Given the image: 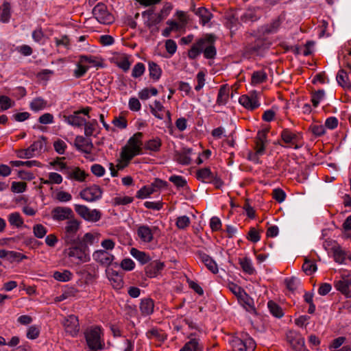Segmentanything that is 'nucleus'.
I'll return each instance as SVG.
<instances>
[{
	"mask_svg": "<svg viewBox=\"0 0 351 351\" xmlns=\"http://www.w3.org/2000/svg\"><path fill=\"white\" fill-rule=\"evenodd\" d=\"M64 250L65 255L77 265L88 262L90 260L89 247L79 241L75 244L67 245Z\"/></svg>",
	"mask_w": 351,
	"mask_h": 351,
	"instance_id": "f257e3e1",
	"label": "nucleus"
},
{
	"mask_svg": "<svg viewBox=\"0 0 351 351\" xmlns=\"http://www.w3.org/2000/svg\"><path fill=\"white\" fill-rule=\"evenodd\" d=\"M142 138V132H138L129 138L121 153V157L123 161L128 163L134 156L140 154L143 145Z\"/></svg>",
	"mask_w": 351,
	"mask_h": 351,
	"instance_id": "f03ea898",
	"label": "nucleus"
},
{
	"mask_svg": "<svg viewBox=\"0 0 351 351\" xmlns=\"http://www.w3.org/2000/svg\"><path fill=\"white\" fill-rule=\"evenodd\" d=\"M101 335V328L99 326L90 327L85 331L84 336L90 351H99L104 348Z\"/></svg>",
	"mask_w": 351,
	"mask_h": 351,
	"instance_id": "7ed1b4c3",
	"label": "nucleus"
},
{
	"mask_svg": "<svg viewBox=\"0 0 351 351\" xmlns=\"http://www.w3.org/2000/svg\"><path fill=\"white\" fill-rule=\"evenodd\" d=\"M80 227V222L75 219H70L66 223L62 236V239L66 245L75 244L81 241V239L77 234Z\"/></svg>",
	"mask_w": 351,
	"mask_h": 351,
	"instance_id": "20e7f679",
	"label": "nucleus"
},
{
	"mask_svg": "<svg viewBox=\"0 0 351 351\" xmlns=\"http://www.w3.org/2000/svg\"><path fill=\"white\" fill-rule=\"evenodd\" d=\"M351 55V51L348 49L346 55H343L342 59H341V64L346 67V69H341L339 71L337 75V81L338 84L345 88L347 91L351 90V86L349 81V73L351 70V66L350 63V56Z\"/></svg>",
	"mask_w": 351,
	"mask_h": 351,
	"instance_id": "39448f33",
	"label": "nucleus"
},
{
	"mask_svg": "<svg viewBox=\"0 0 351 351\" xmlns=\"http://www.w3.org/2000/svg\"><path fill=\"white\" fill-rule=\"evenodd\" d=\"M269 47V43L261 38L253 40L252 37L249 38L245 47V54L248 56H261Z\"/></svg>",
	"mask_w": 351,
	"mask_h": 351,
	"instance_id": "423d86ee",
	"label": "nucleus"
},
{
	"mask_svg": "<svg viewBox=\"0 0 351 351\" xmlns=\"http://www.w3.org/2000/svg\"><path fill=\"white\" fill-rule=\"evenodd\" d=\"M215 41V38L211 34H206L204 37L198 39L191 47L188 52L190 59H195L202 52Z\"/></svg>",
	"mask_w": 351,
	"mask_h": 351,
	"instance_id": "0eeeda50",
	"label": "nucleus"
},
{
	"mask_svg": "<svg viewBox=\"0 0 351 351\" xmlns=\"http://www.w3.org/2000/svg\"><path fill=\"white\" fill-rule=\"evenodd\" d=\"M282 141L286 144L285 147L300 149L303 145L302 135L300 132L284 129L280 134Z\"/></svg>",
	"mask_w": 351,
	"mask_h": 351,
	"instance_id": "6e6552de",
	"label": "nucleus"
},
{
	"mask_svg": "<svg viewBox=\"0 0 351 351\" xmlns=\"http://www.w3.org/2000/svg\"><path fill=\"white\" fill-rule=\"evenodd\" d=\"M75 211L85 221L97 222L101 218V213L98 209H90L85 205L75 204Z\"/></svg>",
	"mask_w": 351,
	"mask_h": 351,
	"instance_id": "1a4fd4ad",
	"label": "nucleus"
},
{
	"mask_svg": "<svg viewBox=\"0 0 351 351\" xmlns=\"http://www.w3.org/2000/svg\"><path fill=\"white\" fill-rule=\"evenodd\" d=\"M335 289L346 298H350L351 286V274L350 271H343L339 278L334 282Z\"/></svg>",
	"mask_w": 351,
	"mask_h": 351,
	"instance_id": "9d476101",
	"label": "nucleus"
},
{
	"mask_svg": "<svg viewBox=\"0 0 351 351\" xmlns=\"http://www.w3.org/2000/svg\"><path fill=\"white\" fill-rule=\"evenodd\" d=\"M93 14L97 21L102 24H110L114 21L113 16L108 12L106 5L101 3L94 7Z\"/></svg>",
	"mask_w": 351,
	"mask_h": 351,
	"instance_id": "9b49d317",
	"label": "nucleus"
},
{
	"mask_svg": "<svg viewBox=\"0 0 351 351\" xmlns=\"http://www.w3.org/2000/svg\"><path fill=\"white\" fill-rule=\"evenodd\" d=\"M231 346L233 351H254L256 343L252 337H247L244 339L234 338L231 341Z\"/></svg>",
	"mask_w": 351,
	"mask_h": 351,
	"instance_id": "f8f14e48",
	"label": "nucleus"
},
{
	"mask_svg": "<svg viewBox=\"0 0 351 351\" xmlns=\"http://www.w3.org/2000/svg\"><path fill=\"white\" fill-rule=\"evenodd\" d=\"M103 191L98 185H91L80 191V195L84 200L89 202L97 201L101 198Z\"/></svg>",
	"mask_w": 351,
	"mask_h": 351,
	"instance_id": "ddd939ff",
	"label": "nucleus"
},
{
	"mask_svg": "<svg viewBox=\"0 0 351 351\" xmlns=\"http://www.w3.org/2000/svg\"><path fill=\"white\" fill-rule=\"evenodd\" d=\"M64 331L71 337H75L80 331L79 320L77 316L70 315L64 317L62 322Z\"/></svg>",
	"mask_w": 351,
	"mask_h": 351,
	"instance_id": "4468645a",
	"label": "nucleus"
},
{
	"mask_svg": "<svg viewBox=\"0 0 351 351\" xmlns=\"http://www.w3.org/2000/svg\"><path fill=\"white\" fill-rule=\"evenodd\" d=\"M239 101L241 105L250 110H253L260 106L259 99L256 92L241 95L239 97Z\"/></svg>",
	"mask_w": 351,
	"mask_h": 351,
	"instance_id": "2eb2a0df",
	"label": "nucleus"
},
{
	"mask_svg": "<svg viewBox=\"0 0 351 351\" xmlns=\"http://www.w3.org/2000/svg\"><path fill=\"white\" fill-rule=\"evenodd\" d=\"M93 258L101 265L108 267L114 261V256L106 250H97L93 253Z\"/></svg>",
	"mask_w": 351,
	"mask_h": 351,
	"instance_id": "dca6fc26",
	"label": "nucleus"
},
{
	"mask_svg": "<svg viewBox=\"0 0 351 351\" xmlns=\"http://www.w3.org/2000/svg\"><path fill=\"white\" fill-rule=\"evenodd\" d=\"M287 339L295 351L304 350V339L300 333L294 330H290L287 333Z\"/></svg>",
	"mask_w": 351,
	"mask_h": 351,
	"instance_id": "f3484780",
	"label": "nucleus"
},
{
	"mask_svg": "<svg viewBox=\"0 0 351 351\" xmlns=\"http://www.w3.org/2000/svg\"><path fill=\"white\" fill-rule=\"evenodd\" d=\"M74 145L77 150L85 154H90L93 149L92 141L88 137L80 135L75 137Z\"/></svg>",
	"mask_w": 351,
	"mask_h": 351,
	"instance_id": "a211bd4d",
	"label": "nucleus"
},
{
	"mask_svg": "<svg viewBox=\"0 0 351 351\" xmlns=\"http://www.w3.org/2000/svg\"><path fill=\"white\" fill-rule=\"evenodd\" d=\"M73 211L69 207L57 206L51 210V216L55 221H64L72 219Z\"/></svg>",
	"mask_w": 351,
	"mask_h": 351,
	"instance_id": "6ab92c4d",
	"label": "nucleus"
},
{
	"mask_svg": "<svg viewBox=\"0 0 351 351\" xmlns=\"http://www.w3.org/2000/svg\"><path fill=\"white\" fill-rule=\"evenodd\" d=\"M64 175L68 179L84 182L86 178V172L77 167H69Z\"/></svg>",
	"mask_w": 351,
	"mask_h": 351,
	"instance_id": "aec40b11",
	"label": "nucleus"
},
{
	"mask_svg": "<svg viewBox=\"0 0 351 351\" xmlns=\"http://www.w3.org/2000/svg\"><path fill=\"white\" fill-rule=\"evenodd\" d=\"M164 267V263L155 261L146 266L145 271L147 277L155 278L161 273Z\"/></svg>",
	"mask_w": 351,
	"mask_h": 351,
	"instance_id": "412c9836",
	"label": "nucleus"
},
{
	"mask_svg": "<svg viewBox=\"0 0 351 351\" xmlns=\"http://www.w3.org/2000/svg\"><path fill=\"white\" fill-rule=\"evenodd\" d=\"M137 235L143 243H150L154 239L153 229L147 225H141L137 228Z\"/></svg>",
	"mask_w": 351,
	"mask_h": 351,
	"instance_id": "4be33fe9",
	"label": "nucleus"
},
{
	"mask_svg": "<svg viewBox=\"0 0 351 351\" xmlns=\"http://www.w3.org/2000/svg\"><path fill=\"white\" fill-rule=\"evenodd\" d=\"M197 256L211 272L213 274L218 272L217 263L209 255L203 252H197Z\"/></svg>",
	"mask_w": 351,
	"mask_h": 351,
	"instance_id": "5701e85b",
	"label": "nucleus"
},
{
	"mask_svg": "<svg viewBox=\"0 0 351 351\" xmlns=\"http://www.w3.org/2000/svg\"><path fill=\"white\" fill-rule=\"evenodd\" d=\"M63 119L65 122H66L69 125H71L73 127L80 128L83 126L85 123L86 119L80 116V114L75 111L71 115H64Z\"/></svg>",
	"mask_w": 351,
	"mask_h": 351,
	"instance_id": "b1692460",
	"label": "nucleus"
},
{
	"mask_svg": "<svg viewBox=\"0 0 351 351\" xmlns=\"http://www.w3.org/2000/svg\"><path fill=\"white\" fill-rule=\"evenodd\" d=\"M192 154V149L183 148L181 152H178L175 154V160L180 164L187 165L191 163V155Z\"/></svg>",
	"mask_w": 351,
	"mask_h": 351,
	"instance_id": "393cba45",
	"label": "nucleus"
},
{
	"mask_svg": "<svg viewBox=\"0 0 351 351\" xmlns=\"http://www.w3.org/2000/svg\"><path fill=\"white\" fill-rule=\"evenodd\" d=\"M194 12L199 16L200 23L204 26L207 25L213 18L212 13L204 7L198 8Z\"/></svg>",
	"mask_w": 351,
	"mask_h": 351,
	"instance_id": "a878e982",
	"label": "nucleus"
},
{
	"mask_svg": "<svg viewBox=\"0 0 351 351\" xmlns=\"http://www.w3.org/2000/svg\"><path fill=\"white\" fill-rule=\"evenodd\" d=\"M215 173L212 172L210 168L205 167L198 169L196 172V178L197 180L205 182L210 183L213 180V176Z\"/></svg>",
	"mask_w": 351,
	"mask_h": 351,
	"instance_id": "bb28decb",
	"label": "nucleus"
},
{
	"mask_svg": "<svg viewBox=\"0 0 351 351\" xmlns=\"http://www.w3.org/2000/svg\"><path fill=\"white\" fill-rule=\"evenodd\" d=\"M130 252V254L141 265L147 264L152 260V258L149 254L143 251H140L136 248H131Z\"/></svg>",
	"mask_w": 351,
	"mask_h": 351,
	"instance_id": "cd10ccee",
	"label": "nucleus"
},
{
	"mask_svg": "<svg viewBox=\"0 0 351 351\" xmlns=\"http://www.w3.org/2000/svg\"><path fill=\"white\" fill-rule=\"evenodd\" d=\"M154 308V300L150 298L141 300L140 310L143 315L147 316L153 313Z\"/></svg>",
	"mask_w": 351,
	"mask_h": 351,
	"instance_id": "c85d7f7f",
	"label": "nucleus"
},
{
	"mask_svg": "<svg viewBox=\"0 0 351 351\" xmlns=\"http://www.w3.org/2000/svg\"><path fill=\"white\" fill-rule=\"evenodd\" d=\"M203 346L199 343V339L197 338H191L180 351H202Z\"/></svg>",
	"mask_w": 351,
	"mask_h": 351,
	"instance_id": "c756f323",
	"label": "nucleus"
},
{
	"mask_svg": "<svg viewBox=\"0 0 351 351\" xmlns=\"http://www.w3.org/2000/svg\"><path fill=\"white\" fill-rule=\"evenodd\" d=\"M149 75L151 79L158 81L162 75V69L158 64L153 61L148 62Z\"/></svg>",
	"mask_w": 351,
	"mask_h": 351,
	"instance_id": "7c9ffc66",
	"label": "nucleus"
},
{
	"mask_svg": "<svg viewBox=\"0 0 351 351\" xmlns=\"http://www.w3.org/2000/svg\"><path fill=\"white\" fill-rule=\"evenodd\" d=\"M47 106V101L38 97L32 99L29 104V108L34 112H38L45 109Z\"/></svg>",
	"mask_w": 351,
	"mask_h": 351,
	"instance_id": "2f4dec72",
	"label": "nucleus"
},
{
	"mask_svg": "<svg viewBox=\"0 0 351 351\" xmlns=\"http://www.w3.org/2000/svg\"><path fill=\"white\" fill-rule=\"evenodd\" d=\"M229 99V88L223 85L220 87L217 98V104L219 106H224Z\"/></svg>",
	"mask_w": 351,
	"mask_h": 351,
	"instance_id": "473e14b6",
	"label": "nucleus"
},
{
	"mask_svg": "<svg viewBox=\"0 0 351 351\" xmlns=\"http://www.w3.org/2000/svg\"><path fill=\"white\" fill-rule=\"evenodd\" d=\"M239 263L241 265L243 272L250 275H252L255 272V269L253 267L252 260L250 258H239Z\"/></svg>",
	"mask_w": 351,
	"mask_h": 351,
	"instance_id": "72a5a7b5",
	"label": "nucleus"
},
{
	"mask_svg": "<svg viewBox=\"0 0 351 351\" xmlns=\"http://www.w3.org/2000/svg\"><path fill=\"white\" fill-rule=\"evenodd\" d=\"M152 114L159 119L164 118L163 112H165V108L159 101H154L152 105L149 106Z\"/></svg>",
	"mask_w": 351,
	"mask_h": 351,
	"instance_id": "f704fd0d",
	"label": "nucleus"
},
{
	"mask_svg": "<svg viewBox=\"0 0 351 351\" xmlns=\"http://www.w3.org/2000/svg\"><path fill=\"white\" fill-rule=\"evenodd\" d=\"M239 301L248 312L251 313H256L254 301L246 293L239 299Z\"/></svg>",
	"mask_w": 351,
	"mask_h": 351,
	"instance_id": "c9c22d12",
	"label": "nucleus"
},
{
	"mask_svg": "<svg viewBox=\"0 0 351 351\" xmlns=\"http://www.w3.org/2000/svg\"><path fill=\"white\" fill-rule=\"evenodd\" d=\"M146 336L150 339H156L159 341H164L167 339V335L162 330L153 328L146 332Z\"/></svg>",
	"mask_w": 351,
	"mask_h": 351,
	"instance_id": "e433bc0d",
	"label": "nucleus"
},
{
	"mask_svg": "<svg viewBox=\"0 0 351 351\" xmlns=\"http://www.w3.org/2000/svg\"><path fill=\"white\" fill-rule=\"evenodd\" d=\"M11 16V5L8 2H3L0 9V21L8 23Z\"/></svg>",
	"mask_w": 351,
	"mask_h": 351,
	"instance_id": "4c0bfd02",
	"label": "nucleus"
},
{
	"mask_svg": "<svg viewBox=\"0 0 351 351\" xmlns=\"http://www.w3.org/2000/svg\"><path fill=\"white\" fill-rule=\"evenodd\" d=\"M108 278H109V280L110 281V283L114 289L118 290L123 287V278L117 272L112 271V273L109 274Z\"/></svg>",
	"mask_w": 351,
	"mask_h": 351,
	"instance_id": "58836bf2",
	"label": "nucleus"
},
{
	"mask_svg": "<svg viewBox=\"0 0 351 351\" xmlns=\"http://www.w3.org/2000/svg\"><path fill=\"white\" fill-rule=\"evenodd\" d=\"M8 222L11 226L19 228L23 226L24 221L19 213H10L8 217Z\"/></svg>",
	"mask_w": 351,
	"mask_h": 351,
	"instance_id": "ea45409f",
	"label": "nucleus"
},
{
	"mask_svg": "<svg viewBox=\"0 0 351 351\" xmlns=\"http://www.w3.org/2000/svg\"><path fill=\"white\" fill-rule=\"evenodd\" d=\"M267 75L263 70L253 72L251 77V83L253 85H257L266 82Z\"/></svg>",
	"mask_w": 351,
	"mask_h": 351,
	"instance_id": "a19ab883",
	"label": "nucleus"
},
{
	"mask_svg": "<svg viewBox=\"0 0 351 351\" xmlns=\"http://www.w3.org/2000/svg\"><path fill=\"white\" fill-rule=\"evenodd\" d=\"M265 143H264V142H261V141H256V147H255L256 152L254 154H250L249 155L250 160H251L256 163L258 162V156H261V155L263 154V153L265 152Z\"/></svg>",
	"mask_w": 351,
	"mask_h": 351,
	"instance_id": "79ce46f5",
	"label": "nucleus"
},
{
	"mask_svg": "<svg viewBox=\"0 0 351 351\" xmlns=\"http://www.w3.org/2000/svg\"><path fill=\"white\" fill-rule=\"evenodd\" d=\"M317 269V265L313 261L305 258L304 263L302 265V270L306 275H311Z\"/></svg>",
	"mask_w": 351,
	"mask_h": 351,
	"instance_id": "37998d69",
	"label": "nucleus"
},
{
	"mask_svg": "<svg viewBox=\"0 0 351 351\" xmlns=\"http://www.w3.org/2000/svg\"><path fill=\"white\" fill-rule=\"evenodd\" d=\"M98 123L96 119L87 122L85 121L84 126V135L86 137H89L93 135L96 130Z\"/></svg>",
	"mask_w": 351,
	"mask_h": 351,
	"instance_id": "c03bdc74",
	"label": "nucleus"
},
{
	"mask_svg": "<svg viewBox=\"0 0 351 351\" xmlns=\"http://www.w3.org/2000/svg\"><path fill=\"white\" fill-rule=\"evenodd\" d=\"M268 308L270 313L276 317H282L284 315L282 308L273 301H269L267 303Z\"/></svg>",
	"mask_w": 351,
	"mask_h": 351,
	"instance_id": "a18cd8bd",
	"label": "nucleus"
},
{
	"mask_svg": "<svg viewBox=\"0 0 351 351\" xmlns=\"http://www.w3.org/2000/svg\"><path fill=\"white\" fill-rule=\"evenodd\" d=\"M72 276V273L69 270H64L62 272L56 271L53 274L54 279L60 282L69 281Z\"/></svg>",
	"mask_w": 351,
	"mask_h": 351,
	"instance_id": "49530a36",
	"label": "nucleus"
},
{
	"mask_svg": "<svg viewBox=\"0 0 351 351\" xmlns=\"http://www.w3.org/2000/svg\"><path fill=\"white\" fill-rule=\"evenodd\" d=\"M64 158H56L55 160L49 162V165L56 167L57 170L60 171L62 173H66V169L69 168L65 162H63Z\"/></svg>",
	"mask_w": 351,
	"mask_h": 351,
	"instance_id": "de8ad7c7",
	"label": "nucleus"
},
{
	"mask_svg": "<svg viewBox=\"0 0 351 351\" xmlns=\"http://www.w3.org/2000/svg\"><path fill=\"white\" fill-rule=\"evenodd\" d=\"M45 142L43 138L34 141L29 147L34 156L39 154L45 149Z\"/></svg>",
	"mask_w": 351,
	"mask_h": 351,
	"instance_id": "09e8293b",
	"label": "nucleus"
},
{
	"mask_svg": "<svg viewBox=\"0 0 351 351\" xmlns=\"http://www.w3.org/2000/svg\"><path fill=\"white\" fill-rule=\"evenodd\" d=\"M158 90L156 88H145L138 93V97L142 100H147L150 96H156L158 95Z\"/></svg>",
	"mask_w": 351,
	"mask_h": 351,
	"instance_id": "8fccbe9b",
	"label": "nucleus"
},
{
	"mask_svg": "<svg viewBox=\"0 0 351 351\" xmlns=\"http://www.w3.org/2000/svg\"><path fill=\"white\" fill-rule=\"evenodd\" d=\"M40 332V326L32 325L27 328L26 336L29 339H35L39 337Z\"/></svg>",
	"mask_w": 351,
	"mask_h": 351,
	"instance_id": "3c124183",
	"label": "nucleus"
},
{
	"mask_svg": "<svg viewBox=\"0 0 351 351\" xmlns=\"http://www.w3.org/2000/svg\"><path fill=\"white\" fill-rule=\"evenodd\" d=\"M80 59L81 63L87 62L93 66L98 67L101 65L98 58L93 56H80Z\"/></svg>",
	"mask_w": 351,
	"mask_h": 351,
	"instance_id": "603ef678",
	"label": "nucleus"
},
{
	"mask_svg": "<svg viewBox=\"0 0 351 351\" xmlns=\"http://www.w3.org/2000/svg\"><path fill=\"white\" fill-rule=\"evenodd\" d=\"M145 146L147 149L158 152L161 147V141L158 138H153L147 141Z\"/></svg>",
	"mask_w": 351,
	"mask_h": 351,
	"instance_id": "864d4df0",
	"label": "nucleus"
},
{
	"mask_svg": "<svg viewBox=\"0 0 351 351\" xmlns=\"http://www.w3.org/2000/svg\"><path fill=\"white\" fill-rule=\"evenodd\" d=\"M14 105V101L5 95H1L0 97V111H5L12 108Z\"/></svg>",
	"mask_w": 351,
	"mask_h": 351,
	"instance_id": "5fc2aeb1",
	"label": "nucleus"
},
{
	"mask_svg": "<svg viewBox=\"0 0 351 351\" xmlns=\"http://www.w3.org/2000/svg\"><path fill=\"white\" fill-rule=\"evenodd\" d=\"M156 192V189L152 186H144L141 188L138 192L136 197L141 199H145Z\"/></svg>",
	"mask_w": 351,
	"mask_h": 351,
	"instance_id": "6e6d98bb",
	"label": "nucleus"
},
{
	"mask_svg": "<svg viewBox=\"0 0 351 351\" xmlns=\"http://www.w3.org/2000/svg\"><path fill=\"white\" fill-rule=\"evenodd\" d=\"M333 256L336 262L343 263L346 260V254L340 247H333Z\"/></svg>",
	"mask_w": 351,
	"mask_h": 351,
	"instance_id": "4d7b16f0",
	"label": "nucleus"
},
{
	"mask_svg": "<svg viewBox=\"0 0 351 351\" xmlns=\"http://www.w3.org/2000/svg\"><path fill=\"white\" fill-rule=\"evenodd\" d=\"M145 71V66L142 62L136 63L132 71V76L134 78H138L142 76Z\"/></svg>",
	"mask_w": 351,
	"mask_h": 351,
	"instance_id": "13d9d810",
	"label": "nucleus"
},
{
	"mask_svg": "<svg viewBox=\"0 0 351 351\" xmlns=\"http://www.w3.org/2000/svg\"><path fill=\"white\" fill-rule=\"evenodd\" d=\"M33 233L36 238L42 239L47 233V230L43 225L38 223L33 226Z\"/></svg>",
	"mask_w": 351,
	"mask_h": 351,
	"instance_id": "bf43d9fd",
	"label": "nucleus"
},
{
	"mask_svg": "<svg viewBox=\"0 0 351 351\" xmlns=\"http://www.w3.org/2000/svg\"><path fill=\"white\" fill-rule=\"evenodd\" d=\"M325 93L323 90H319L312 93L311 101L314 107L318 106L319 102L324 99Z\"/></svg>",
	"mask_w": 351,
	"mask_h": 351,
	"instance_id": "052dcab7",
	"label": "nucleus"
},
{
	"mask_svg": "<svg viewBox=\"0 0 351 351\" xmlns=\"http://www.w3.org/2000/svg\"><path fill=\"white\" fill-rule=\"evenodd\" d=\"M82 64L83 63H81L80 60L76 66V69L73 71V75L76 78L82 77L88 70V66H84Z\"/></svg>",
	"mask_w": 351,
	"mask_h": 351,
	"instance_id": "680f3d73",
	"label": "nucleus"
},
{
	"mask_svg": "<svg viewBox=\"0 0 351 351\" xmlns=\"http://www.w3.org/2000/svg\"><path fill=\"white\" fill-rule=\"evenodd\" d=\"M117 66L121 69L124 72L128 71L131 66V63L128 60V57H123L120 59H118L116 61Z\"/></svg>",
	"mask_w": 351,
	"mask_h": 351,
	"instance_id": "e2e57ef3",
	"label": "nucleus"
},
{
	"mask_svg": "<svg viewBox=\"0 0 351 351\" xmlns=\"http://www.w3.org/2000/svg\"><path fill=\"white\" fill-rule=\"evenodd\" d=\"M309 130L317 136H322L325 134L326 129L324 125L312 124L309 127Z\"/></svg>",
	"mask_w": 351,
	"mask_h": 351,
	"instance_id": "0e129e2a",
	"label": "nucleus"
},
{
	"mask_svg": "<svg viewBox=\"0 0 351 351\" xmlns=\"http://www.w3.org/2000/svg\"><path fill=\"white\" fill-rule=\"evenodd\" d=\"M56 199L60 202H68L71 200L72 195L69 192L59 191L56 193Z\"/></svg>",
	"mask_w": 351,
	"mask_h": 351,
	"instance_id": "69168bd1",
	"label": "nucleus"
},
{
	"mask_svg": "<svg viewBox=\"0 0 351 351\" xmlns=\"http://www.w3.org/2000/svg\"><path fill=\"white\" fill-rule=\"evenodd\" d=\"M164 19L165 16H162V14H154L149 18L148 21L146 23V25L149 27H152L160 23Z\"/></svg>",
	"mask_w": 351,
	"mask_h": 351,
	"instance_id": "338daca9",
	"label": "nucleus"
},
{
	"mask_svg": "<svg viewBox=\"0 0 351 351\" xmlns=\"http://www.w3.org/2000/svg\"><path fill=\"white\" fill-rule=\"evenodd\" d=\"M120 267L125 271H132L135 267V263L131 258H124L121 261Z\"/></svg>",
	"mask_w": 351,
	"mask_h": 351,
	"instance_id": "774afa93",
	"label": "nucleus"
}]
</instances>
